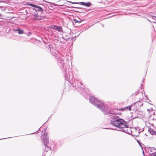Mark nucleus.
<instances>
[{
  "instance_id": "obj_1",
  "label": "nucleus",
  "mask_w": 156,
  "mask_h": 156,
  "mask_svg": "<svg viewBox=\"0 0 156 156\" xmlns=\"http://www.w3.org/2000/svg\"><path fill=\"white\" fill-rule=\"evenodd\" d=\"M114 117L111 121V124L115 127L114 129L118 131H122L127 133H129L130 128L128 124L123 120Z\"/></svg>"
},
{
  "instance_id": "obj_2",
  "label": "nucleus",
  "mask_w": 156,
  "mask_h": 156,
  "mask_svg": "<svg viewBox=\"0 0 156 156\" xmlns=\"http://www.w3.org/2000/svg\"><path fill=\"white\" fill-rule=\"evenodd\" d=\"M90 101L93 104L101 109V111H105L107 106L102 102H101L95 98L94 97H90Z\"/></svg>"
},
{
  "instance_id": "obj_3",
  "label": "nucleus",
  "mask_w": 156,
  "mask_h": 156,
  "mask_svg": "<svg viewBox=\"0 0 156 156\" xmlns=\"http://www.w3.org/2000/svg\"><path fill=\"white\" fill-rule=\"evenodd\" d=\"M42 140L44 144V146L45 147V150H46L47 151L49 150H50V147L48 146L47 144L49 142V139L48 137V136L46 134H44V135L43 136Z\"/></svg>"
},
{
  "instance_id": "obj_4",
  "label": "nucleus",
  "mask_w": 156,
  "mask_h": 156,
  "mask_svg": "<svg viewBox=\"0 0 156 156\" xmlns=\"http://www.w3.org/2000/svg\"><path fill=\"white\" fill-rule=\"evenodd\" d=\"M32 12V14L34 16L33 18L34 20H40L42 19V18L41 17H40L39 16L37 15V12L34 9H33Z\"/></svg>"
},
{
  "instance_id": "obj_5",
  "label": "nucleus",
  "mask_w": 156,
  "mask_h": 156,
  "mask_svg": "<svg viewBox=\"0 0 156 156\" xmlns=\"http://www.w3.org/2000/svg\"><path fill=\"white\" fill-rule=\"evenodd\" d=\"M51 28L53 29L57 30L59 32H61L62 31V28L61 27H58L55 25H53L52 26Z\"/></svg>"
},
{
  "instance_id": "obj_6",
  "label": "nucleus",
  "mask_w": 156,
  "mask_h": 156,
  "mask_svg": "<svg viewBox=\"0 0 156 156\" xmlns=\"http://www.w3.org/2000/svg\"><path fill=\"white\" fill-rule=\"evenodd\" d=\"M79 3H80V4L81 5H85L87 7H89L91 5V3L89 2H88L87 3H85L84 2H82Z\"/></svg>"
},
{
  "instance_id": "obj_7",
  "label": "nucleus",
  "mask_w": 156,
  "mask_h": 156,
  "mask_svg": "<svg viewBox=\"0 0 156 156\" xmlns=\"http://www.w3.org/2000/svg\"><path fill=\"white\" fill-rule=\"evenodd\" d=\"M149 133L152 135H155L156 136V132L154 130L151 128H150L148 130Z\"/></svg>"
},
{
  "instance_id": "obj_8",
  "label": "nucleus",
  "mask_w": 156,
  "mask_h": 156,
  "mask_svg": "<svg viewBox=\"0 0 156 156\" xmlns=\"http://www.w3.org/2000/svg\"><path fill=\"white\" fill-rule=\"evenodd\" d=\"M34 7L36 8V9H34L37 12V11H41L42 10V9L40 7L37 6L35 7Z\"/></svg>"
},
{
  "instance_id": "obj_9",
  "label": "nucleus",
  "mask_w": 156,
  "mask_h": 156,
  "mask_svg": "<svg viewBox=\"0 0 156 156\" xmlns=\"http://www.w3.org/2000/svg\"><path fill=\"white\" fill-rule=\"evenodd\" d=\"M149 149L150 152L153 153L156 151V149L154 147L149 148Z\"/></svg>"
},
{
  "instance_id": "obj_10",
  "label": "nucleus",
  "mask_w": 156,
  "mask_h": 156,
  "mask_svg": "<svg viewBox=\"0 0 156 156\" xmlns=\"http://www.w3.org/2000/svg\"><path fill=\"white\" fill-rule=\"evenodd\" d=\"M18 31V33L19 34H23V30H20V29H18L17 30Z\"/></svg>"
},
{
  "instance_id": "obj_11",
  "label": "nucleus",
  "mask_w": 156,
  "mask_h": 156,
  "mask_svg": "<svg viewBox=\"0 0 156 156\" xmlns=\"http://www.w3.org/2000/svg\"><path fill=\"white\" fill-rule=\"evenodd\" d=\"M28 5H30V6H31L32 7H36L37 6V5H34V4H31L30 3H28L27 4Z\"/></svg>"
},
{
  "instance_id": "obj_12",
  "label": "nucleus",
  "mask_w": 156,
  "mask_h": 156,
  "mask_svg": "<svg viewBox=\"0 0 156 156\" xmlns=\"http://www.w3.org/2000/svg\"><path fill=\"white\" fill-rule=\"evenodd\" d=\"M74 21L75 23H80L82 21V20H74Z\"/></svg>"
},
{
  "instance_id": "obj_13",
  "label": "nucleus",
  "mask_w": 156,
  "mask_h": 156,
  "mask_svg": "<svg viewBox=\"0 0 156 156\" xmlns=\"http://www.w3.org/2000/svg\"><path fill=\"white\" fill-rule=\"evenodd\" d=\"M125 109H128L129 111L131 110V106H128L125 108Z\"/></svg>"
},
{
  "instance_id": "obj_14",
  "label": "nucleus",
  "mask_w": 156,
  "mask_h": 156,
  "mask_svg": "<svg viewBox=\"0 0 156 156\" xmlns=\"http://www.w3.org/2000/svg\"><path fill=\"white\" fill-rule=\"evenodd\" d=\"M68 2L70 3H73V4H78V3H77V2Z\"/></svg>"
},
{
  "instance_id": "obj_15",
  "label": "nucleus",
  "mask_w": 156,
  "mask_h": 156,
  "mask_svg": "<svg viewBox=\"0 0 156 156\" xmlns=\"http://www.w3.org/2000/svg\"><path fill=\"white\" fill-rule=\"evenodd\" d=\"M156 16H152V19H154V20H155V18Z\"/></svg>"
},
{
  "instance_id": "obj_16",
  "label": "nucleus",
  "mask_w": 156,
  "mask_h": 156,
  "mask_svg": "<svg viewBox=\"0 0 156 156\" xmlns=\"http://www.w3.org/2000/svg\"><path fill=\"white\" fill-rule=\"evenodd\" d=\"M153 154H154L153 155L154 156H156V151Z\"/></svg>"
},
{
  "instance_id": "obj_17",
  "label": "nucleus",
  "mask_w": 156,
  "mask_h": 156,
  "mask_svg": "<svg viewBox=\"0 0 156 156\" xmlns=\"http://www.w3.org/2000/svg\"><path fill=\"white\" fill-rule=\"evenodd\" d=\"M139 103H140V105H143V104L141 102H139Z\"/></svg>"
},
{
  "instance_id": "obj_18",
  "label": "nucleus",
  "mask_w": 156,
  "mask_h": 156,
  "mask_svg": "<svg viewBox=\"0 0 156 156\" xmlns=\"http://www.w3.org/2000/svg\"><path fill=\"white\" fill-rule=\"evenodd\" d=\"M2 15V14L0 13V16H1Z\"/></svg>"
},
{
  "instance_id": "obj_19",
  "label": "nucleus",
  "mask_w": 156,
  "mask_h": 156,
  "mask_svg": "<svg viewBox=\"0 0 156 156\" xmlns=\"http://www.w3.org/2000/svg\"><path fill=\"white\" fill-rule=\"evenodd\" d=\"M155 18H156V17H155Z\"/></svg>"
}]
</instances>
